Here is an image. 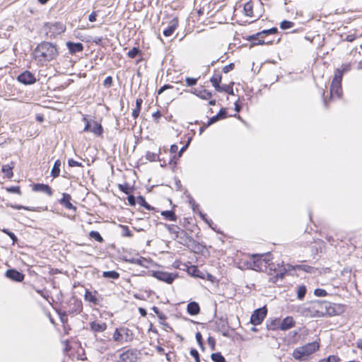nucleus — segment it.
<instances>
[{
    "label": "nucleus",
    "mask_w": 362,
    "mask_h": 362,
    "mask_svg": "<svg viewBox=\"0 0 362 362\" xmlns=\"http://www.w3.org/2000/svg\"><path fill=\"white\" fill-rule=\"evenodd\" d=\"M269 255L267 254H254L252 255V269L255 270H263L264 268H267V266L270 267V270H274L275 275L269 278V282L276 284L279 279H282L285 274L288 272V269L284 264H278V267L273 268V264H270L269 259L268 258Z\"/></svg>",
    "instance_id": "nucleus-1"
},
{
    "label": "nucleus",
    "mask_w": 362,
    "mask_h": 362,
    "mask_svg": "<svg viewBox=\"0 0 362 362\" xmlns=\"http://www.w3.org/2000/svg\"><path fill=\"white\" fill-rule=\"evenodd\" d=\"M35 57L41 62H49L54 59L59 54L55 45L43 42L39 44L35 49Z\"/></svg>",
    "instance_id": "nucleus-2"
},
{
    "label": "nucleus",
    "mask_w": 362,
    "mask_h": 362,
    "mask_svg": "<svg viewBox=\"0 0 362 362\" xmlns=\"http://www.w3.org/2000/svg\"><path fill=\"white\" fill-rule=\"evenodd\" d=\"M309 310H311L314 316L317 317L336 315L335 308L332 304L328 301L315 300L311 303L309 306Z\"/></svg>",
    "instance_id": "nucleus-3"
},
{
    "label": "nucleus",
    "mask_w": 362,
    "mask_h": 362,
    "mask_svg": "<svg viewBox=\"0 0 362 362\" xmlns=\"http://www.w3.org/2000/svg\"><path fill=\"white\" fill-rule=\"evenodd\" d=\"M319 344L316 341L308 343L307 344L296 349L293 352V357L296 360H304L308 356L319 349Z\"/></svg>",
    "instance_id": "nucleus-4"
},
{
    "label": "nucleus",
    "mask_w": 362,
    "mask_h": 362,
    "mask_svg": "<svg viewBox=\"0 0 362 362\" xmlns=\"http://www.w3.org/2000/svg\"><path fill=\"white\" fill-rule=\"evenodd\" d=\"M341 80L342 71H339V69H337L334 72V76L331 83V95L335 94L339 97L340 96L341 93Z\"/></svg>",
    "instance_id": "nucleus-5"
},
{
    "label": "nucleus",
    "mask_w": 362,
    "mask_h": 362,
    "mask_svg": "<svg viewBox=\"0 0 362 362\" xmlns=\"http://www.w3.org/2000/svg\"><path fill=\"white\" fill-rule=\"evenodd\" d=\"M140 351L136 349H131L120 354L119 362H136L139 358Z\"/></svg>",
    "instance_id": "nucleus-6"
},
{
    "label": "nucleus",
    "mask_w": 362,
    "mask_h": 362,
    "mask_svg": "<svg viewBox=\"0 0 362 362\" xmlns=\"http://www.w3.org/2000/svg\"><path fill=\"white\" fill-rule=\"evenodd\" d=\"M267 310L265 307L255 310L251 315L250 322L254 325H258L262 323L266 317Z\"/></svg>",
    "instance_id": "nucleus-7"
},
{
    "label": "nucleus",
    "mask_w": 362,
    "mask_h": 362,
    "mask_svg": "<svg viewBox=\"0 0 362 362\" xmlns=\"http://www.w3.org/2000/svg\"><path fill=\"white\" fill-rule=\"evenodd\" d=\"M277 33H278V30L276 28H270L268 30H264L257 33L256 35H253L250 36V40H256L257 42H254L255 45L264 44L265 42H264L263 38L266 35H268L270 34H275Z\"/></svg>",
    "instance_id": "nucleus-8"
},
{
    "label": "nucleus",
    "mask_w": 362,
    "mask_h": 362,
    "mask_svg": "<svg viewBox=\"0 0 362 362\" xmlns=\"http://www.w3.org/2000/svg\"><path fill=\"white\" fill-rule=\"evenodd\" d=\"M175 239L180 244L185 246H189L191 243H195V240L191 236H189L185 230H184L182 228L175 235Z\"/></svg>",
    "instance_id": "nucleus-9"
},
{
    "label": "nucleus",
    "mask_w": 362,
    "mask_h": 362,
    "mask_svg": "<svg viewBox=\"0 0 362 362\" xmlns=\"http://www.w3.org/2000/svg\"><path fill=\"white\" fill-rule=\"evenodd\" d=\"M153 276L167 284H171L177 275L166 272L157 271L153 273Z\"/></svg>",
    "instance_id": "nucleus-10"
},
{
    "label": "nucleus",
    "mask_w": 362,
    "mask_h": 362,
    "mask_svg": "<svg viewBox=\"0 0 362 362\" xmlns=\"http://www.w3.org/2000/svg\"><path fill=\"white\" fill-rule=\"evenodd\" d=\"M17 79L20 83L25 85L33 84L36 81L35 76L28 71H25L19 74Z\"/></svg>",
    "instance_id": "nucleus-11"
},
{
    "label": "nucleus",
    "mask_w": 362,
    "mask_h": 362,
    "mask_svg": "<svg viewBox=\"0 0 362 362\" xmlns=\"http://www.w3.org/2000/svg\"><path fill=\"white\" fill-rule=\"evenodd\" d=\"M5 276L11 281L22 282L24 280L25 274L14 269H11L6 272Z\"/></svg>",
    "instance_id": "nucleus-12"
},
{
    "label": "nucleus",
    "mask_w": 362,
    "mask_h": 362,
    "mask_svg": "<svg viewBox=\"0 0 362 362\" xmlns=\"http://www.w3.org/2000/svg\"><path fill=\"white\" fill-rule=\"evenodd\" d=\"M71 197L69 194L63 193L62 198L59 200L60 204L64 206L66 209H72L74 211L76 210V207L74 206L71 203Z\"/></svg>",
    "instance_id": "nucleus-13"
},
{
    "label": "nucleus",
    "mask_w": 362,
    "mask_h": 362,
    "mask_svg": "<svg viewBox=\"0 0 362 362\" xmlns=\"http://www.w3.org/2000/svg\"><path fill=\"white\" fill-rule=\"evenodd\" d=\"M90 329L94 332H103L107 329V325L103 322L93 321L89 323Z\"/></svg>",
    "instance_id": "nucleus-14"
},
{
    "label": "nucleus",
    "mask_w": 362,
    "mask_h": 362,
    "mask_svg": "<svg viewBox=\"0 0 362 362\" xmlns=\"http://www.w3.org/2000/svg\"><path fill=\"white\" fill-rule=\"evenodd\" d=\"M33 189L35 192H41L45 193L49 197L53 194L52 188L48 185L45 184H35L33 185Z\"/></svg>",
    "instance_id": "nucleus-15"
},
{
    "label": "nucleus",
    "mask_w": 362,
    "mask_h": 362,
    "mask_svg": "<svg viewBox=\"0 0 362 362\" xmlns=\"http://www.w3.org/2000/svg\"><path fill=\"white\" fill-rule=\"evenodd\" d=\"M66 47L71 54L82 52L83 50V45L81 42H67Z\"/></svg>",
    "instance_id": "nucleus-16"
},
{
    "label": "nucleus",
    "mask_w": 362,
    "mask_h": 362,
    "mask_svg": "<svg viewBox=\"0 0 362 362\" xmlns=\"http://www.w3.org/2000/svg\"><path fill=\"white\" fill-rule=\"evenodd\" d=\"M295 325V321L291 316L285 317L282 321L281 320L280 329L285 331L289 329Z\"/></svg>",
    "instance_id": "nucleus-17"
},
{
    "label": "nucleus",
    "mask_w": 362,
    "mask_h": 362,
    "mask_svg": "<svg viewBox=\"0 0 362 362\" xmlns=\"http://www.w3.org/2000/svg\"><path fill=\"white\" fill-rule=\"evenodd\" d=\"M97 293L96 291L93 293V292H90V291L86 290L85 295H84L85 300L93 303L95 305H99L100 304L101 300L100 298H97L95 296V293Z\"/></svg>",
    "instance_id": "nucleus-18"
},
{
    "label": "nucleus",
    "mask_w": 362,
    "mask_h": 362,
    "mask_svg": "<svg viewBox=\"0 0 362 362\" xmlns=\"http://www.w3.org/2000/svg\"><path fill=\"white\" fill-rule=\"evenodd\" d=\"M177 25H178V23H177V19L172 20L170 21L168 27L163 30V35L166 37H169V36L172 35V34L174 33V31L177 28Z\"/></svg>",
    "instance_id": "nucleus-19"
},
{
    "label": "nucleus",
    "mask_w": 362,
    "mask_h": 362,
    "mask_svg": "<svg viewBox=\"0 0 362 362\" xmlns=\"http://www.w3.org/2000/svg\"><path fill=\"white\" fill-rule=\"evenodd\" d=\"M187 310L191 315H196L200 312V307L197 302H191L187 305Z\"/></svg>",
    "instance_id": "nucleus-20"
},
{
    "label": "nucleus",
    "mask_w": 362,
    "mask_h": 362,
    "mask_svg": "<svg viewBox=\"0 0 362 362\" xmlns=\"http://www.w3.org/2000/svg\"><path fill=\"white\" fill-rule=\"evenodd\" d=\"M121 331L123 333L124 341L128 342L133 340L134 334L132 330L127 327H121Z\"/></svg>",
    "instance_id": "nucleus-21"
},
{
    "label": "nucleus",
    "mask_w": 362,
    "mask_h": 362,
    "mask_svg": "<svg viewBox=\"0 0 362 362\" xmlns=\"http://www.w3.org/2000/svg\"><path fill=\"white\" fill-rule=\"evenodd\" d=\"M160 214L165 220L172 221H175L177 220V216L172 210L162 211Z\"/></svg>",
    "instance_id": "nucleus-22"
},
{
    "label": "nucleus",
    "mask_w": 362,
    "mask_h": 362,
    "mask_svg": "<svg viewBox=\"0 0 362 362\" xmlns=\"http://www.w3.org/2000/svg\"><path fill=\"white\" fill-rule=\"evenodd\" d=\"M243 10L246 16L250 17H255L253 13V4L251 1L245 4Z\"/></svg>",
    "instance_id": "nucleus-23"
},
{
    "label": "nucleus",
    "mask_w": 362,
    "mask_h": 362,
    "mask_svg": "<svg viewBox=\"0 0 362 362\" xmlns=\"http://www.w3.org/2000/svg\"><path fill=\"white\" fill-rule=\"evenodd\" d=\"M221 75L217 74H214L210 79L211 83H212L213 86L216 88V90L221 87L220 83L221 81Z\"/></svg>",
    "instance_id": "nucleus-24"
},
{
    "label": "nucleus",
    "mask_w": 362,
    "mask_h": 362,
    "mask_svg": "<svg viewBox=\"0 0 362 362\" xmlns=\"http://www.w3.org/2000/svg\"><path fill=\"white\" fill-rule=\"evenodd\" d=\"M60 166H61V161H60V160H57L54 162V165L52 167V169L51 170V175L54 178H56V177H57L59 175Z\"/></svg>",
    "instance_id": "nucleus-25"
},
{
    "label": "nucleus",
    "mask_w": 362,
    "mask_h": 362,
    "mask_svg": "<svg viewBox=\"0 0 362 362\" xmlns=\"http://www.w3.org/2000/svg\"><path fill=\"white\" fill-rule=\"evenodd\" d=\"M143 100L141 98H137L136 100V108L132 111V117L134 119H136L139 116V113L141 108V104Z\"/></svg>",
    "instance_id": "nucleus-26"
},
{
    "label": "nucleus",
    "mask_w": 362,
    "mask_h": 362,
    "mask_svg": "<svg viewBox=\"0 0 362 362\" xmlns=\"http://www.w3.org/2000/svg\"><path fill=\"white\" fill-rule=\"evenodd\" d=\"M216 329L218 332H221L223 336H228L227 325L225 322L220 321L219 322H216Z\"/></svg>",
    "instance_id": "nucleus-27"
},
{
    "label": "nucleus",
    "mask_w": 362,
    "mask_h": 362,
    "mask_svg": "<svg viewBox=\"0 0 362 362\" xmlns=\"http://www.w3.org/2000/svg\"><path fill=\"white\" fill-rule=\"evenodd\" d=\"M196 95L203 100H209L212 96L211 93L206 89H202L199 91H197Z\"/></svg>",
    "instance_id": "nucleus-28"
},
{
    "label": "nucleus",
    "mask_w": 362,
    "mask_h": 362,
    "mask_svg": "<svg viewBox=\"0 0 362 362\" xmlns=\"http://www.w3.org/2000/svg\"><path fill=\"white\" fill-rule=\"evenodd\" d=\"M13 166H11L9 165H5L1 167V172L4 173V176L7 178H11L13 176Z\"/></svg>",
    "instance_id": "nucleus-29"
},
{
    "label": "nucleus",
    "mask_w": 362,
    "mask_h": 362,
    "mask_svg": "<svg viewBox=\"0 0 362 362\" xmlns=\"http://www.w3.org/2000/svg\"><path fill=\"white\" fill-rule=\"evenodd\" d=\"M113 340L117 342H122L124 341L123 333L120 328H116L113 334Z\"/></svg>",
    "instance_id": "nucleus-30"
},
{
    "label": "nucleus",
    "mask_w": 362,
    "mask_h": 362,
    "mask_svg": "<svg viewBox=\"0 0 362 362\" xmlns=\"http://www.w3.org/2000/svg\"><path fill=\"white\" fill-rule=\"evenodd\" d=\"M103 276L107 279H117L119 277V274L116 271L103 272Z\"/></svg>",
    "instance_id": "nucleus-31"
},
{
    "label": "nucleus",
    "mask_w": 362,
    "mask_h": 362,
    "mask_svg": "<svg viewBox=\"0 0 362 362\" xmlns=\"http://www.w3.org/2000/svg\"><path fill=\"white\" fill-rule=\"evenodd\" d=\"M281 326V320L279 319H275L270 322L269 324L267 325V327L269 329H280Z\"/></svg>",
    "instance_id": "nucleus-32"
},
{
    "label": "nucleus",
    "mask_w": 362,
    "mask_h": 362,
    "mask_svg": "<svg viewBox=\"0 0 362 362\" xmlns=\"http://www.w3.org/2000/svg\"><path fill=\"white\" fill-rule=\"evenodd\" d=\"M307 288L304 285L299 286L297 288V298L299 300L303 299L306 294Z\"/></svg>",
    "instance_id": "nucleus-33"
},
{
    "label": "nucleus",
    "mask_w": 362,
    "mask_h": 362,
    "mask_svg": "<svg viewBox=\"0 0 362 362\" xmlns=\"http://www.w3.org/2000/svg\"><path fill=\"white\" fill-rule=\"evenodd\" d=\"M91 132H93L96 135H101L103 134V127L101 124L94 122L91 128Z\"/></svg>",
    "instance_id": "nucleus-34"
},
{
    "label": "nucleus",
    "mask_w": 362,
    "mask_h": 362,
    "mask_svg": "<svg viewBox=\"0 0 362 362\" xmlns=\"http://www.w3.org/2000/svg\"><path fill=\"white\" fill-rule=\"evenodd\" d=\"M211 358L214 362H226L225 358L220 352L212 354Z\"/></svg>",
    "instance_id": "nucleus-35"
},
{
    "label": "nucleus",
    "mask_w": 362,
    "mask_h": 362,
    "mask_svg": "<svg viewBox=\"0 0 362 362\" xmlns=\"http://www.w3.org/2000/svg\"><path fill=\"white\" fill-rule=\"evenodd\" d=\"M89 237L95 239L96 241L99 243H103L104 241L103 237L98 231L92 230L89 233Z\"/></svg>",
    "instance_id": "nucleus-36"
},
{
    "label": "nucleus",
    "mask_w": 362,
    "mask_h": 362,
    "mask_svg": "<svg viewBox=\"0 0 362 362\" xmlns=\"http://www.w3.org/2000/svg\"><path fill=\"white\" fill-rule=\"evenodd\" d=\"M139 54H141L140 49L138 47H134L128 52L127 56L131 59H134Z\"/></svg>",
    "instance_id": "nucleus-37"
},
{
    "label": "nucleus",
    "mask_w": 362,
    "mask_h": 362,
    "mask_svg": "<svg viewBox=\"0 0 362 362\" xmlns=\"http://www.w3.org/2000/svg\"><path fill=\"white\" fill-rule=\"evenodd\" d=\"M74 306H75V310H69V312L70 313H79L81 312L82 310V305H81V301H78L77 300H74Z\"/></svg>",
    "instance_id": "nucleus-38"
},
{
    "label": "nucleus",
    "mask_w": 362,
    "mask_h": 362,
    "mask_svg": "<svg viewBox=\"0 0 362 362\" xmlns=\"http://www.w3.org/2000/svg\"><path fill=\"white\" fill-rule=\"evenodd\" d=\"M293 26H294V23L293 22H291V21H286V20L283 21L280 23V28L282 30L289 29V28H293Z\"/></svg>",
    "instance_id": "nucleus-39"
},
{
    "label": "nucleus",
    "mask_w": 362,
    "mask_h": 362,
    "mask_svg": "<svg viewBox=\"0 0 362 362\" xmlns=\"http://www.w3.org/2000/svg\"><path fill=\"white\" fill-rule=\"evenodd\" d=\"M146 158L147 160H148L149 161H156V160L159 159L158 153H153V152H151V151H147L146 152Z\"/></svg>",
    "instance_id": "nucleus-40"
},
{
    "label": "nucleus",
    "mask_w": 362,
    "mask_h": 362,
    "mask_svg": "<svg viewBox=\"0 0 362 362\" xmlns=\"http://www.w3.org/2000/svg\"><path fill=\"white\" fill-rule=\"evenodd\" d=\"M318 362H341L340 358L337 356H329L327 358L321 359Z\"/></svg>",
    "instance_id": "nucleus-41"
},
{
    "label": "nucleus",
    "mask_w": 362,
    "mask_h": 362,
    "mask_svg": "<svg viewBox=\"0 0 362 362\" xmlns=\"http://www.w3.org/2000/svg\"><path fill=\"white\" fill-rule=\"evenodd\" d=\"M1 232L7 234L8 236H9L11 238V239L12 240V242H13L12 243L13 245L18 240L17 237L16 236V235L13 232L8 231V229H1Z\"/></svg>",
    "instance_id": "nucleus-42"
},
{
    "label": "nucleus",
    "mask_w": 362,
    "mask_h": 362,
    "mask_svg": "<svg viewBox=\"0 0 362 362\" xmlns=\"http://www.w3.org/2000/svg\"><path fill=\"white\" fill-rule=\"evenodd\" d=\"M6 190L8 192H10V193H16V194H18L19 195L21 194V189H20V187L18 186H14V187H6L5 188Z\"/></svg>",
    "instance_id": "nucleus-43"
},
{
    "label": "nucleus",
    "mask_w": 362,
    "mask_h": 362,
    "mask_svg": "<svg viewBox=\"0 0 362 362\" xmlns=\"http://www.w3.org/2000/svg\"><path fill=\"white\" fill-rule=\"evenodd\" d=\"M118 188L120 191L124 192L127 194H129L130 192V187L128 184L125 183L124 185L119 184L118 185Z\"/></svg>",
    "instance_id": "nucleus-44"
},
{
    "label": "nucleus",
    "mask_w": 362,
    "mask_h": 362,
    "mask_svg": "<svg viewBox=\"0 0 362 362\" xmlns=\"http://www.w3.org/2000/svg\"><path fill=\"white\" fill-rule=\"evenodd\" d=\"M190 355L194 358L195 362H200V355L197 350L192 349L190 350Z\"/></svg>",
    "instance_id": "nucleus-45"
},
{
    "label": "nucleus",
    "mask_w": 362,
    "mask_h": 362,
    "mask_svg": "<svg viewBox=\"0 0 362 362\" xmlns=\"http://www.w3.org/2000/svg\"><path fill=\"white\" fill-rule=\"evenodd\" d=\"M122 235L125 237H129V238H131L133 236V234L131 232V230L129 229L128 226H122Z\"/></svg>",
    "instance_id": "nucleus-46"
},
{
    "label": "nucleus",
    "mask_w": 362,
    "mask_h": 362,
    "mask_svg": "<svg viewBox=\"0 0 362 362\" xmlns=\"http://www.w3.org/2000/svg\"><path fill=\"white\" fill-rule=\"evenodd\" d=\"M217 91H219V92H226V93H228L230 95H233V88L229 87L228 86H226V85L223 86H221L220 88H218L217 90Z\"/></svg>",
    "instance_id": "nucleus-47"
},
{
    "label": "nucleus",
    "mask_w": 362,
    "mask_h": 362,
    "mask_svg": "<svg viewBox=\"0 0 362 362\" xmlns=\"http://www.w3.org/2000/svg\"><path fill=\"white\" fill-rule=\"evenodd\" d=\"M11 206L15 209H25L32 211H35V209L33 207L23 206L19 204L11 205Z\"/></svg>",
    "instance_id": "nucleus-48"
},
{
    "label": "nucleus",
    "mask_w": 362,
    "mask_h": 362,
    "mask_svg": "<svg viewBox=\"0 0 362 362\" xmlns=\"http://www.w3.org/2000/svg\"><path fill=\"white\" fill-rule=\"evenodd\" d=\"M139 203L144 206L146 209L151 210V206L146 202L145 199L143 197H139Z\"/></svg>",
    "instance_id": "nucleus-49"
},
{
    "label": "nucleus",
    "mask_w": 362,
    "mask_h": 362,
    "mask_svg": "<svg viewBox=\"0 0 362 362\" xmlns=\"http://www.w3.org/2000/svg\"><path fill=\"white\" fill-rule=\"evenodd\" d=\"M197 80L195 78L187 77L186 78V84L187 86H193L197 84Z\"/></svg>",
    "instance_id": "nucleus-50"
},
{
    "label": "nucleus",
    "mask_w": 362,
    "mask_h": 362,
    "mask_svg": "<svg viewBox=\"0 0 362 362\" xmlns=\"http://www.w3.org/2000/svg\"><path fill=\"white\" fill-rule=\"evenodd\" d=\"M314 294L317 296L323 297L327 295V293L325 290L322 288H316L314 291Z\"/></svg>",
    "instance_id": "nucleus-51"
},
{
    "label": "nucleus",
    "mask_w": 362,
    "mask_h": 362,
    "mask_svg": "<svg viewBox=\"0 0 362 362\" xmlns=\"http://www.w3.org/2000/svg\"><path fill=\"white\" fill-rule=\"evenodd\" d=\"M294 269L304 270L306 272H311V270L313 269V268L311 267L308 266V265H303V264L297 265L294 267Z\"/></svg>",
    "instance_id": "nucleus-52"
},
{
    "label": "nucleus",
    "mask_w": 362,
    "mask_h": 362,
    "mask_svg": "<svg viewBox=\"0 0 362 362\" xmlns=\"http://www.w3.org/2000/svg\"><path fill=\"white\" fill-rule=\"evenodd\" d=\"M68 164L70 167H81V166H83L81 163L76 161L72 158L69 159Z\"/></svg>",
    "instance_id": "nucleus-53"
},
{
    "label": "nucleus",
    "mask_w": 362,
    "mask_h": 362,
    "mask_svg": "<svg viewBox=\"0 0 362 362\" xmlns=\"http://www.w3.org/2000/svg\"><path fill=\"white\" fill-rule=\"evenodd\" d=\"M195 337H196V339H197V343L199 344V346L202 348V349H204V345H203V342H202V334L198 332L196 333V335H195Z\"/></svg>",
    "instance_id": "nucleus-54"
},
{
    "label": "nucleus",
    "mask_w": 362,
    "mask_h": 362,
    "mask_svg": "<svg viewBox=\"0 0 362 362\" xmlns=\"http://www.w3.org/2000/svg\"><path fill=\"white\" fill-rule=\"evenodd\" d=\"M234 67L235 64L233 63H230L223 67V72L228 73L229 71H232L234 69Z\"/></svg>",
    "instance_id": "nucleus-55"
},
{
    "label": "nucleus",
    "mask_w": 362,
    "mask_h": 362,
    "mask_svg": "<svg viewBox=\"0 0 362 362\" xmlns=\"http://www.w3.org/2000/svg\"><path fill=\"white\" fill-rule=\"evenodd\" d=\"M216 115L220 119H225L227 117V112L225 109L221 108Z\"/></svg>",
    "instance_id": "nucleus-56"
},
{
    "label": "nucleus",
    "mask_w": 362,
    "mask_h": 362,
    "mask_svg": "<svg viewBox=\"0 0 362 362\" xmlns=\"http://www.w3.org/2000/svg\"><path fill=\"white\" fill-rule=\"evenodd\" d=\"M351 70V64H344L341 66V69H339V71H342V76L344 75V73L348 72Z\"/></svg>",
    "instance_id": "nucleus-57"
},
{
    "label": "nucleus",
    "mask_w": 362,
    "mask_h": 362,
    "mask_svg": "<svg viewBox=\"0 0 362 362\" xmlns=\"http://www.w3.org/2000/svg\"><path fill=\"white\" fill-rule=\"evenodd\" d=\"M112 84V78L111 76H107L105 81H103V85L105 87H110Z\"/></svg>",
    "instance_id": "nucleus-58"
},
{
    "label": "nucleus",
    "mask_w": 362,
    "mask_h": 362,
    "mask_svg": "<svg viewBox=\"0 0 362 362\" xmlns=\"http://www.w3.org/2000/svg\"><path fill=\"white\" fill-rule=\"evenodd\" d=\"M181 228L177 226V225H173L171 228H170V230L169 231L170 233L171 234H175V235L178 233V232L180 231Z\"/></svg>",
    "instance_id": "nucleus-59"
},
{
    "label": "nucleus",
    "mask_w": 362,
    "mask_h": 362,
    "mask_svg": "<svg viewBox=\"0 0 362 362\" xmlns=\"http://www.w3.org/2000/svg\"><path fill=\"white\" fill-rule=\"evenodd\" d=\"M219 119H220L218 117L217 115H215V116L212 117L208 121L207 124H206V127H209V126L213 124L214 123L218 122Z\"/></svg>",
    "instance_id": "nucleus-60"
},
{
    "label": "nucleus",
    "mask_w": 362,
    "mask_h": 362,
    "mask_svg": "<svg viewBox=\"0 0 362 362\" xmlns=\"http://www.w3.org/2000/svg\"><path fill=\"white\" fill-rule=\"evenodd\" d=\"M173 86L169 85V84H165L163 86H162L158 90V95H160L162 94L165 90L167 89H170V88H172Z\"/></svg>",
    "instance_id": "nucleus-61"
},
{
    "label": "nucleus",
    "mask_w": 362,
    "mask_h": 362,
    "mask_svg": "<svg viewBox=\"0 0 362 362\" xmlns=\"http://www.w3.org/2000/svg\"><path fill=\"white\" fill-rule=\"evenodd\" d=\"M83 120L84 122L86 123V126L84 127V129L83 131L84 132H91V125L90 124L89 122L88 121V119L86 118H83Z\"/></svg>",
    "instance_id": "nucleus-62"
},
{
    "label": "nucleus",
    "mask_w": 362,
    "mask_h": 362,
    "mask_svg": "<svg viewBox=\"0 0 362 362\" xmlns=\"http://www.w3.org/2000/svg\"><path fill=\"white\" fill-rule=\"evenodd\" d=\"M209 344L211 346L212 349H214L216 340L212 337H209L207 339Z\"/></svg>",
    "instance_id": "nucleus-63"
},
{
    "label": "nucleus",
    "mask_w": 362,
    "mask_h": 362,
    "mask_svg": "<svg viewBox=\"0 0 362 362\" xmlns=\"http://www.w3.org/2000/svg\"><path fill=\"white\" fill-rule=\"evenodd\" d=\"M162 115L160 111H156L154 113H153L152 117H153L154 120L157 122H158V119L161 117Z\"/></svg>",
    "instance_id": "nucleus-64"
}]
</instances>
